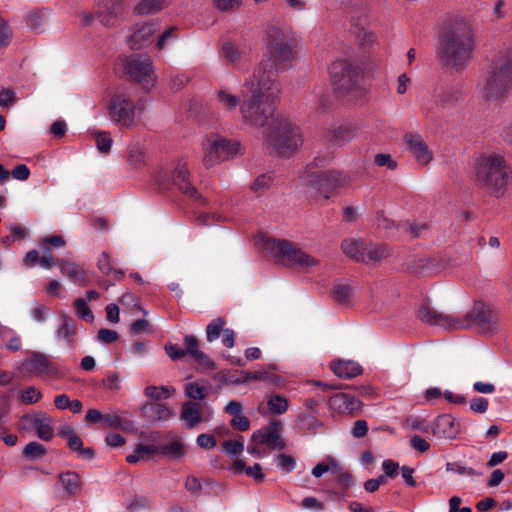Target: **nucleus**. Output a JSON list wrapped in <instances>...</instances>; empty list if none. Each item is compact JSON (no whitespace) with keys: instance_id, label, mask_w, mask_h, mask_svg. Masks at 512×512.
<instances>
[{"instance_id":"1","label":"nucleus","mask_w":512,"mask_h":512,"mask_svg":"<svg viewBox=\"0 0 512 512\" xmlns=\"http://www.w3.org/2000/svg\"><path fill=\"white\" fill-rule=\"evenodd\" d=\"M244 86L251 96L240 105L242 119L250 126L263 127L274 115V100L280 92L275 73L265 63L258 65Z\"/></svg>"},{"instance_id":"2","label":"nucleus","mask_w":512,"mask_h":512,"mask_svg":"<svg viewBox=\"0 0 512 512\" xmlns=\"http://www.w3.org/2000/svg\"><path fill=\"white\" fill-rule=\"evenodd\" d=\"M474 33L468 22L456 19L445 27L440 36L438 56L442 65L464 69L473 57Z\"/></svg>"},{"instance_id":"3","label":"nucleus","mask_w":512,"mask_h":512,"mask_svg":"<svg viewBox=\"0 0 512 512\" xmlns=\"http://www.w3.org/2000/svg\"><path fill=\"white\" fill-rule=\"evenodd\" d=\"M474 175L478 187L497 199L506 194L512 183V167L503 155L495 152L475 158Z\"/></svg>"},{"instance_id":"4","label":"nucleus","mask_w":512,"mask_h":512,"mask_svg":"<svg viewBox=\"0 0 512 512\" xmlns=\"http://www.w3.org/2000/svg\"><path fill=\"white\" fill-rule=\"evenodd\" d=\"M512 89V52L498 57L484 79L482 97L488 102L503 101Z\"/></svg>"},{"instance_id":"5","label":"nucleus","mask_w":512,"mask_h":512,"mask_svg":"<svg viewBox=\"0 0 512 512\" xmlns=\"http://www.w3.org/2000/svg\"><path fill=\"white\" fill-rule=\"evenodd\" d=\"M296 41L286 30L272 26L267 30V53L269 58L259 65L267 64V70L275 73L286 70L296 55Z\"/></svg>"},{"instance_id":"6","label":"nucleus","mask_w":512,"mask_h":512,"mask_svg":"<svg viewBox=\"0 0 512 512\" xmlns=\"http://www.w3.org/2000/svg\"><path fill=\"white\" fill-rule=\"evenodd\" d=\"M266 140L280 157L291 156L303 143L298 126L285 118H275L269 124Z\"/></svg>"},{"instance_id":"7","label":"nucleus","mask_w":512,"mask_h":512,"mask_svg":"<svg viewBox=\"0 0 512 512\" xmlns=\"http://www.w3.org/2000/svg\"><path fill=\"white\" fill-rule=\"evenodd\" d=\"M263 247L276 259L290 266H299L302 269L317 266L319 261L308 253L304 252L295 243L288 240H276L266 238Z\"/></svg>"},{"instance_id":"8","label":"nucleus","mask_w":512,"mask_h":512,"mask_svg":"<svg viewBox=\"0 0 512 512\" xmlns=\"http://www.w3.org/2000/svg\"><path fill=\"white\" fill-rule=\"evenodd\" d=\"M350 182L347 175L335 170L311 172L306 179V187L312 197L329 199L337 190Z\"/></svg>"},{"instance_id":"9","label":"nucleus","mask_w":512,"mask_h":512,"mask_svg":"<svg viewBox=\"0 0 512 512\" xmlns=\"http://www.w3.org/2000/svg\"><path fill=\"white\" fill-rule=\"evenodd\" d=\"M155 181L162 190H169L174 186L187 197L199 201L203 205L207 203L206 199L199 194L190 182V173L184 160L178 161L171 174L165 170H160L156 175Z\"/></svg>"},{"instance_id":"10","label":"nucleus","mask_w":512,"mask_h":512,"mask_svg":"<svg viewBox=\"0 0 512 512\" xmlns=\"http://www.w3.org/2000/svg\"><path fill=\"white\" fill-rule=\"evenodd\" d=\"M110 120L122 127L130 128L135 124L136 105L126 92L118 91L113 94L107 105Z\"/></svg>"},{"instance_id":"11","label":"nucleus","mask_w":512,"mask_h":512,"mask_svg":"<svg viewBox=\"0 0 512 512\" xmlns=\"http://www.w3.org/2000/svg\"><path fill=\"white\" fill-rule=\"evenodd\" d=\"M331 84L336 93L344 95L352 91L358 83V70L348 60L334 61L329 68Z\"/></svg>"},{"instance_id":"12","label":"nucleus","mask_w":512,"mask_h":512,"mask_svg":"<svg viewBox=\"0 0 512 512\" xmlns=\"http://www.w3.org/2000/svg\"><path fill=\"white\" fill-rule=\"evenodd\" d=\"M185 452V446L179 440L163 445L139 444L135 448L134 453L126 457V460L130 464H135L142 459H150L154 454H162L167 456L169 459L176 460L183 457Z\"/></svg>"},{"instance_id":"13","label":"nucleus","mask_w":512,"mask_h":512,"mask_svg":"<svg viewBox=\"0 0 512 512\" xmlns=\"http://www.w3.org/2000/svg\"><path fill=\"white\" fill-rule=\"evenodd\" d=\"M124 67L129 77L133 81L141 84L144 89H149L153 86V64L149 56L133 55L128 57Z\"/></svg>"},{"instance_id":"14","label":"nucleus","mask_w":512,"mask_h":512,"mask_svg":"<svg viewBox=\"0 0 512 512\" xmlns=\"http://www.w3.org/2000/svg\"><path fill=\"white\" fill-rule=\"evenodd\" d=\"M240 144L228 140L226 138H216L208 141V146L205 148V155L203 163L206 167H212L215 164L228 160L239 152Z\"/></svg>"},{"instance_id":"15","label":"nucleus","mask_w":512,"mask_h":512,"mask_svg":"<svg viewBox=\"0 0 512 512\" xmlns=\"http://www.w3.org/2000/svg\"><path fill=\"white\" fill-rule=\"evenodd\" d=\"M417 318L431 326H437L445 330H460L467 326L465 321H459V317L443 313L433 308L429 303L420 305L417 311Z\"/></svg>"},{"instance_id":"16","label":"nucleus","mask_w":512,"mask_h":512,"mask_svg":"<svg viewBox=\"0 0 512 512\" xmlns=\"http://www.w3.org/2000/svg\"><path fill=\"white\" fill-rule=\"evenodd\" d=\"M459 321H465L467 326L461 329H469L477 327L482 333H493L496 330V318L488 306L483 303H477L472 310L459 317Z\"/></svg>"},{"instance_id":"17","label":"nucleus","mask_w":512,"mask_h":512,"mask_svg":"<svg viewBox=\"0 0 512 512\" xmlns=\"http://www.w3.org/2000/svg\"><path fill=\"white\" fill-rule=\"evenodd\" d=\"M19 429L23 431L35 430L38 438L50 441L54 437L52 418L45 412L24 414L19 420Z\"/></svg>"},{"instance_id":"18","label":"nucleus","mask_w":512,"mask_h":512,"mask_svg":"<svg viewBox=\"0 0 512 512\" xmlns=\"http://www.w3.org/2000/svg\"><path fill=\"white\" fill-rule=\"evenodd\" d=\"M251 439L255 443L267 445L272 450L286 448V442L282 437V423L279 420H272L268 425L254 431Z\"/></svg>"},{"instance_id":"19","label":"nucleus","mask_w":512,"mask_h":512,"mask_svg":"<svg viewBox=\"0 0 512 512\" xmlns=\"http://www.w3.org/2000/svg\"><path fill=\"white\" fill-rule=\"evenodd\" d=\"M97 6V18L106 27L116 25L118 18L126 9L124 0H103Z\"/></svg>"},{"instance_id":"20","label":"nucleus","mask_w":512,"mask_h":512,"mask_svg":"<svg viewBox=\"0 0 512 512\" xmlns=\"http://www.w3.org/2000/svg\"><path fill=\"white\" fill-rule=\"evenodd\" d=\"M429 429L433 435L440 439L454 440L460 434V425L454 417L449 414L437 416Z\"/></svg>"},{"instance_id":"21","label":"nucleus","mask_w":512,"mask_h":512,"mask_svg":"<svg viewBox=\"0 0 512 512\" xmlns=\"http://www.w3.org/2000/svg\"><path fill=\"white\" fill-rule=\"evenodd\" d=\"M404 141L408 151L414 156L416 162L420 165H427L433 158L432 152L419 134L407 133Z\"/></svg>"},{"instance_id":"22","label":"nucleus","mask_w":512,"mask_h":512,"mask_svg":"<svg viewBox=\"0 0 512 512\" xmlns=\"http://www.w3.org/2000/svg\"><path fill=\"white\" fill-rule=\"evenodd\" d=\"M57 266L60 272L68 277L74 284L84 287L91 283L88 272L81 265L65 259H59Z\"/></svg>"},{"instance_id":"23","label":"nucleus","mask_w":512,"mask_h":512,"mask_svg":"<svg viewBox=\"0 0 512 512\" xmlns=\"http://www.w3.org/2000/svg\"><path fill=\"white\" fill-rule=\"evenodd\" d=\"M158 26V23L147 22L137 27L129 39L131 48L137 50L152 43V37L159 30Z\"/></svg>"},{"instance_id":"24","label":"nucleus","mask_w":512,"mask_h":512,"mask_svg":"<svg viewBox=\"0 0 512 512\" xmlns=\"http://www.w3.org/2000/svg\"><path fill=\"white\" fill-rule=\"evenodd\" d=\"M329 406L341 414H352L360 409L361 402L349 393H336L330 397Z\"/></svg>"},{"instance_id":"25","label":"nucleus","mask_w":512,"mask_h":512,"mask_svg":"<svg viewBox=\"0 0 512 512\" xmlns=\"http://www.w3.org/2000/svg\"><path fill=\"white\" fill-rule=\"evenodd\" d=\"M141 413L150 422L166 421L172 411L165 403L147 402L141 407Z\"/></svg>"},{"instance_id":"26","label":"nucleus","mask_w":512,"mask_h":512,"mask_svg":"<svg viewBox=\"0 0 512 512\" xmlns=\"http://www.w3.org/2000/svg\"><path fill=\"white\" fill-rule=\"evenodd\" d=\"M331 370L339 378L351 379L361 375L362 367L352 360H335L330 364Z\"/></svg>"},{"instance_id":"27","label":"nucleus","mask_w":512,"mask_h":512,"mask_svg":"<svg viewBox=\"0 0 512 512\" xmlns=\"http://www.w3.org/2000/svg\"><path fill=\"white\" fill-rule=\"evenodd\" d=\"M341 248L345 255L357 262L364 263L367 260V243L363 240L345 239L341 243Z\"/></svg>"},{"instance_id":"28","label":"nucleus","mask_w":512,"mask_h":512,"mask_svg":"<svg viewBox=\"0 0 512 512\" xmlns=\"http://www.w3.org/2000/svg\"><path fill=\"white\" fill-rule=\"evenodd\" d=\"M181 420L184 421L187 429H192L202 422L200 405L189 401L182 405Z\"/></svg>"},{"instance_id":"29","label":"nucleus","mask_w":512,"mask_h":512,"mask_svg":"<svg viewBox=\"0 0 512 512\" xmlns=\"http://www.w3.org/2000/svg\"><path fill=\"white\" fill-rule=\"evenodd\" d=\"M28 370L38 375H49L53 373L52 362L40 352H34L27 362Z\"/></svg>"},{"instance_id":"30","label":"nucleus","mask_w":512,"mask_h":512,"mask_svg":"<svg viewBox=\"0 0 512 512\" xmlns=\"http://www.w3.org/2000/svg\"><path fill=\"white\" fill-rule=\"evenodd\" d=\"M355 137V130L351 126H339L330 130L327 134L328 141L337 147H341Z\"/></svg>"},{"instance_id":"31","label":"nucleus","mask_w":512,"mask_h":512,"mask_svg":"<svg viewBox=\"0 0 512 512\" xmlns=\"http://www.w3.org/2000/svg\"><path fill=\"white\" fill-rule=\"evenodd\" d=\"M222 54L235 68L240 69L245 65V57L238 47L232 42H226L222 46Z\"/></svg>"},{"instance_id":"32","label":"nucleus","mask_w":512,"mask_h":512,"mask_svg":"<svg viewBox=\"0 0 512 512\" xmlns=\"http://www.w3.org/2000/svg\"><path fill=\"white\" fill-rule=\"evenodd\" d=\"M61 320L62 324L57 331V336L59 339L65 340L69 345H72L76 335V323L66 314L61 316Z\"/></svg>"},{"instance_id":"33","label":"nucleus","mask_w":512,"mask_h":512,"mask_svg":"<svg viewBox=\"0 0 512 512\" xmlns=\"http://www.w3.org/2000/svg\"><path fill=\"white\" fill-rule=\"evenodd\" d=\"M214 100L220 109L228 112L234 111L240 104L239 98L226 90L217 91Z\"/></svg>"},{"instance_id":"34","label":"nucleus","mask_w":512,"mask_h":512,"mask_svg":"<svg viewBox=\"0 0 512 512\" xmlns=\"http://www.w3.org/2000/svg\"><path fill=\"white\" fill-rule=\"evenodd\" d=\"M268 377V372L264 369L255 372L239 371L229 377V381L234 384H243L249 381H265Z\"/></svg>"},{"instance_id":"35","label":"nucleus","mask_w":512,"mask_h":512,"mask_svg":"<svg viewBox=\"0 0 512 512\" xmlns=\"http://www.w3.org/2000/svg\"><path fill=\"white\" fill-rule=\"evenodd\" d=\"M59 480L69 495L76 494L81 487L80 476L74 471L60 473Z\"/></svg>"},{"instance_id":"36","label":"nucleus","mask_w":512,"mask_h":512,"mask_svg":"<svg viewBox=\"0 0 512 512\" xmlns=\"http://www.w3.org/2000/svg\"><path fill=\"white\" fill-rule=\"evenodd\" d=\"M365 255L367 256V260L364 263H377L386 259L390 255V249L387 245L367 244Z\"/></svg>"},{"instance_id":"37","label":"nucleus","mask_w":512,"mask_h":512,"mask_svg":"<svg viewBox=\"0 0 512 512\" xmlns=\"http://www.w3.org/2000/svg\"><path fill=\"white\" fill-rule=\"evenodd\" d=\"M435 101L441 105H451L461 99L462 93L458 88L451 87L441 89L435 94Z\"/></svg>"},{"instance_id":"38","label":"nucleus","mask_w":512,"mask_h":512,"mask_svg":"<svg viewBox=\"0 0 512 512\" xmlns=\"http://www.w3.org/2000/svg\"><path fill=\"white\" fill-rule=\"evenodd\" d=\"M166 7V0H142L135 7L137 15H149L161 11Z\"/></svg>"},{"instance_id":"39","label":"nucleus","mask_w":512,"mask_h":512,"mask_svg":"<svg viewBox=\"0 0 512 512\" xmlns=\"http://www.w3.org/2000/svg\"><path fill=\"white\" fill-rule=\"evenodd\" d=\"M445 470L458 475H465L468 477H480L483 475L481 471H478L472 467H467L462 461L447 462L445 464Z\"/></svg>"},{"instance_id":"40","label":"nucleus","mask_w":512,"mask_h":512,"mask_svg":"<svg viewBox=\"0 0 512 512\" xmlns=\"http://www.w3.org/2000/svg\"><path fill=\"white\" fill-rule=\"evenodd\" d=\"M273 184L271 174L265 173L259 175L250 185V190L257 196L264 194Z\"/></svg>"},{"instance_id":"41","label":"nucleus","mask_w":512,"mask_h":512,"mask_svg":"<svg viewBox=\"0 0 512 512\" xmlns=\"http://www.w3.org/2000/svg\"><path fill=\"white\" fill-rule=\"evenodd\" d=\"M46 453V447L36 441L29 442L22 452L23 456L30 461L41 459Z\"/></svg>"},{"instance_id":"42","label":"nucleus","mask_w":512,"mask_h":512,"mask_svg":"<svg viewBox=\"0 0 512 512\" xmlns=\"http://www.w3.org/2000/svg\"><path fill=\"white\" fill-rule=\"evenodd\" d=\"M175 392V389L173 387H169V386H153V385H150V386H147L145 389H144V394L155 400V401H159L161 399H167L169 397H171V395Z\"/></svg>"},{"instance_id":"43","label":"nucleus","mask_w":512,"mask_h":512,"mask_svg":"<svg viewBox=\"0 0 512 512\" xmlns=\"http://www.w3.org/2000/svg\"><path fill=\"white\" fill-rule=\"evenodd\" d=\"M298 427L304 431L315 433L318 428L322 427V422L315 416L308 413H301L298 415Z\"/></svg>"},{"instance_id":"44","label":"nucleus","mask_w":512,"mask_h":512,"mask_svg":"<svg viewBox=\"0 0 512 512\" xmlns=\"http://www.w3.org/2000/svg\"><path fill=\"white\" fill-rule=\"evenodd\" d=\"M267 406L272 414L280 415L287 411L289 403L282 395L275 394L268 399Z\"/></svg>"},{"instance_id":"45","label":"nucleus","mask_w":512,"mask_h":512,"mask_svg":"<svg viewBox=\"0 0 512 512\" xmlns=\"http://www.w3.org/2000/svg\"><path fill=\"white\" fill-rule=\"evenodd\" d=\"M226 321L223 317H218L212 320L206 327V338L208 342H213L219 338L221 332L224 330Z\"/></svg>"},{"instance_id":"46","label":"nucleus","mask_w":512,"mask_h":512,"mask_svg":"<svg viewBox=\"0 0 512 512\" xmlns=\"http://www.w3.org/2000/svg\"><path fill=\"white\" fill-rule=\"evenodd\" d=\"M77 316L84 321L91 323L94 321V315L83 298H77L73 303Z\"/></svg>"},{"instance_id":"47","label":"nucleus","mask_w":512,"mask_h":512,"mask_svg":"<svg viewBox=\"0 0 512 512\" xmlns=\"http://www.w3.org/2000/svg\"><path fill=\"white\" fill-rule=\"evenodd\" d=\"M93 135H95L97 149L104 154L110 152L113 142L110 133L106 131H97L93 133Z\"/></svg>"},{"instance_id":"48","label":"nucleus","mask_w":512,"mask_h":512,"mask_svg":"<svg viewBox=\"0 0 512 512\" xmlns=\"http://www.w3.org/2000/svg\"><path fill=\"white\" fill-rule=\"evenodd\" d=\"M42 398V393L34 386H29L21 392L20 400L23 404L32 405L39 402Z\"/></svg>"},{"instance_id":"49","label":"nucleus","mask_w":512,"mask_h":512,"mask_svg":"<svg viewBox=\"0 0 512 512\" xmlns=\"http://www.w3.org/2000/svg\"><path fill=\"white\" fill-rule=\"evenodd\" d=\"M352 296V288L349 285L338 284L333 288L334 300L339 304H347Z\"/></svg>"},{"instance_id":"50","label":"nucleus","mask_w":512,"mask_h":512,"mask_svg":"<svg viewBox=\"0 0 512 512\" xmlns=\"http://www.w3.org/2000/svg\"><path fill=\"white\" fill-rule=\"evenodd\" d=\"M13 39V31L8 22L0 16V48L8 47Z\"/></svg>"},{"instance_id":"51","label":"nucleus","mask_w":512,"mask_h":512,"mask_svg":"<svg viewBox=\"0 0 512 512\" xmlns=\"http://www.w3.org/2000/svg\"><path fill=\"white\" fill-rule=\"evenodd\" d=\"M185 394L191 399L203 400L206 397L207 392L205 387L196 382H190L185 386Z\"/></svg>"},{"instance_id":"52","label":"nucleus","mask_w":512,"mask_h":512,"mask_svg":"<svg viewBox=\"0 0 512 512\" xmlns=\"http://www.w3.org/2000/svg\"><path fill=\"white\" fill-rule=\"evenodd\" d=\"M277 466L286 473L294 470L296 461L294 457L288 454L281 453L276 458Z\"/></svg>"},{"instance_id":"53","label":"nucleus","mask_w":512,"mask_h":512,"mask_svg":"<svg viewBox=\"0 0 512 512\" xmlns=\"http://www.w3.org/2000/svg\"><path fill=\"white\" fill-rule=\"evenodd\" d=\"M337 483L344 491H347L354 486L355 478L349 471L339 469V473L337 474Z\"/></svg>"},{"instance_id":"54","label":"nucleus","mask_w":512,"mask_h":512,"mask_svg":"<svg viewBox=\"0 0 512 512\" xmlns=\"http://www.w3.org/2000/svg\"><path fill=\"white\" fill-rule=\"evenodd\" d=\"M103 387L111 390L118 391L121 388V379L118 373L108 372L102 381Z\"/></svg>"},{"instance_id":"55","label":"nucleus","mask_w":512,"mask_h":512,"mask_svg":"<svg viewBox=\"0 0 512 512\" xmlns=\"http://www.w3.org/2000/svg\"><path fill=\"white\" fill-rule=\"evenodd\" d=\"M222 447L225 453L232 456H238L244 450V444L239 440H226Z\"/></svg>"},{"instance_id":"56","label":"nucleus","mask_w":512,"mask_h":512,"mask_svg":"<svg viewBox=\"0 0 512 512\" xmlns=\"http://www.w3.org/2000/svg\"><path fill=\"white\" fill-rule=\"evenodd\" d=\"M97 267L100 272L104 275L109 276L112 272L113 264L111 262L110 256L106 252H102L97 260Z\"/></svg>"},{"instance_id":"57","label":"nucleus","mask_w":512,"mask_h":512,"mask_svg":"<svg viewBox=\"0 0 512 512\" xmlns=\"http://www.w3.org/2000/svg\"><path fill=\"white\" fill-rule=\"evenodd\" d=\"M214 6L221 12L238 9L242 5V0H213Z\"/></svg>"},{"instance_id":"58","label":"nucleus","mask_w":512,"mask_h":512,"mask_svg":"<svg viewBox=\"0 0 512 512\" xmlns=\"http://www.w3.org/2000/svg\"><path fill=\"white\" fill-rule=\"evenodd\" d=\"M165 352L173 361L181 360L187 355L185 349L179 347L177 344L172 343L165 345Z\"/></svg>"},{"instance_id":"59","label":"nucleus","mask_w":512,"mask_h":512,"mask_svg":"<svg viewBox=\"0 0 512 512\" xmlns=\"http://www.w3.org/2000/svg\"><path fill=\"white\" fill-rule=\"evenodd\" d=\"M368 433V423L364 419L356 420L351 429V435L356 438H363Z\"/></svg>"},{"instance_id":"60","label":"nucleus","mask_w":512,"mask_h":512,"mask_svg":"<svg viewBox=\"0 0 512 512\" xmlns=\"http://www.w3.org/2000/svg\"><path fill=\"white\" fill-rule=\"evenodd\" d=\"M103 423L108 428L119 429L123 427L124 420L116 413H109L103 415Z\"/></svg>"},{"instance_id":"61","label":"nucleus","mask_w":512,"mask_h":512,"mask_svg":"<svg viewBox=\"0 0 512 512\" xmlns=\"http://www.w3.org/2000/svg\"><path fill=\"white\" fill-rule=\"evenodd\" d=\"M489 401L484 397H475L470 401V409L474 413L483 414L488 410Z\"/></svg>"},{"instance_id":"62","label":"nucleus","mask_w":512,"mask_h":512,"mask_svg":"<svg viewBox=\"0 0 512 512\" xmlns=\"http://www.w3.org/2000/svg\"><path fill=\"white\" fill-rule=\"evenodd\" d=\"M374 162L380 166H386L390 170H395L397 168V162L392 159L390 154H376L374 158Z\"/></svg>"},{"instance_id":"63","label":"nucleus","mask_w":512,"mask_h":512,"mask_svg":"<svg viewBox=\"0 0 512 512\" xmlns=\"http://www.w3.org/2000/svg\"><path fill=\"white\" fill-rule=\"evenodd\" d=\"M97 338L100 342L104 344H111L118 340L119 335L116 331L102 328L97 333Z\"/></svg>"},{"instance_id":"64","label":"nucleus","mask_w":512,"mask_h":512,"mask_svg":"<svg viewBox=\"0 0 512 512\" xmlns=\"http://www.w3.org/2000/svg\"><path fill=\"white\" fill-rule=\"evenodd\" d=\"M31 172L27 165L18 164L14 167V169L10 172V176L19 181H25L29 178Z\"/></svg>"}]
</instances>
